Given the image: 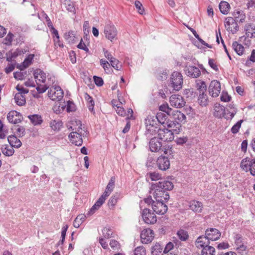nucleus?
Returning a JSON list of instances; mask_svg holds the SVG:
<instances>
[{"label": "nucleus", "mask_w": 255, "mask_h": 255, "mask_svg": "<svg viewBox=\"0 0 255 255\" xmlns=\"http://www.w3.org/2000/svg\"><path fill=\"white\" fill-rule=\"evenodd\" d=\"M221 91L220 83L217 80L212 81L209 87V92L213 97H217Z\"/></svg>", "instance_id": "17"}, {"label": "nucleus", "mask_w": 255, "mask_h": 255, "mask_svg": "<svg viewBox=\"0 0 255 255\" xmlns=\"http://www.w3.org/2000/svg\"><path fill=\"white\" fill-rule=\"evenodd\" d=\"M178 238L182 241H186L189 237L187 231L183 230H180L177 233Z\"/></svg>", "instance_id": "39"}, {"label": "nucleus", "mask_w": 255, "mask_h": 255, "mask_svg": "<svg viewBox=\"0 0 255 255\" xmlns=\"http://www.w3.org/2000/svg\"><path fill=\"white\" fill-rule=\"evenodd\" d=\"M189 208L195 213H201L203 210V205L201 202L193 200L189 203Z\"/></svg>", "instance_id": "23"}, {"label": "nucleus", "mask_w": 255, "mask_h": 255, "mask_svg": "<svg viewBox=\"0 0 255 255\" xmlns=\"http://www.w3.org/2000/svg\"><path fill=\"white\" fill-rule=\"evenodd\" d=\"M244 30L246 31V34L248 37H255V25L247 23L245 25Z\"/></svg>", "instance_id": "26"}, {"label": "nucleus", "mask_w": 255, "mask_h": 255, "mask_svg": "<svg viewBox=\"0 0 255 255\" xmlns=\"http://www.w3.org/2000/svg\"><path fill=\"white\" fill-rule=\"evenodd\" d=\"M102 233L104 238L109 239L113 237V231L111 229L105 227L103 229Z\"/></svg>", "instance_id": "44"}, {"label": "nucleus", "mask_w": 255, "mask_h": 255, "mask_svg": "<svg viewBox=\"0 0 255 255\" xmlns=\"http://www.w3.org/2000/svg\"><path fill=\"white\" fill-rule=\"evenodd\" d=\"M15 64L10 63L8 64L7 67L5 68V72L6 73L8 74L12 72L15 68Z\"/></svg>", "instance_id": "64"}, {"label": "nucleus", "mask_w": 255, "mask_h": 255, "mask_svg": "<svg viewBox=\"0 0 255 255\" xmlns=\"http://www.w3.org/2000/svg\"><path fill=\"white\" fill-rule=\"evenodd\" d=\"M0 149L2 153L6 156H11L14 153V150L11 146L4 144L1 146Z\"/></svg>", "instance_id": "27"}, {"label": "nucleus", "mask_w": 255, "mask_h": 255, "mask_svg": "<svg viewBox=\"0 0 255 255\" xmlns=\"http://www.w3.org/2000/svg\"><path fill=\"white\" fill-rule=\"evenodd\" d=\"M34 77L35 81L44 83L46 80V74L39 69H36L34 71Z\"/></svg>", "instance_id": "24"}, {"label": "nucleus", "mask_w": 255, "mask_h": 255, "mask_svg": "<svg viewBox=\"0 0 255 255\" xmlns=\"http://www.w3.org/2000/svg\"><path fill=\"white\" fill-rule=\"evenodd\" d=\"M21 71L22 70H20V71H17L13 73V76L15 79L22 80L25 78L27 75L26 72H21Z\"/></svg>", "instance_id": "42"}, {"label": "nucleus", "mask_w": 255, "mask_h": 255, "mask_svg": "<svg viewBox=\"0 0 255 255\" xmlns=\"http://www.w3.org/2000/svg\"><path fill=\"white\" fill-rule=\"evenodd\" d=\"M210 242L206 235L199 236L195 242L197 248H202L201 255H215V249L212 246H209Z\"/></svg>", "instance_id": "3"}, {"label": "nucleus", "mask_w": 255, "mask_h": 255, "mask_svg": "<svg viewBox=\"0 0 255 255\" xmlns=\"http://www.w3.org/2000/svg\"><path fill=\"white\" fill-rule=\"evenodd\" d=\"M7 140L10 146H11L13 148L15 147L18 148H19L22 145L21 141L18 139L15 135H9L7 137Z\"/></svg>", "instance_id": "25"}, {"label": "nucleus", "mask_w": 255, "mask_h": 255, "mask_svg": "<svg viewBox=\"0 0 255 255\" xmlns=\"http://www.w3.org/2000/svg\"><path fill=\"white\" fill-rule=\"evenodd\" d=\"M142 217L144 222L148 224H154L157 221L156 215L151 210L145 208L142 212Z\"/></svg>", "instance_id": "11"}, {"label": "nucleus", "mask_w": 255, "mask_h": 255, "mask_svg": "<svg viewBox=\"0 0 255 255\" xmlns=\"http://www.w3.org/2000/svg\"><path fill=\"white\" fill-rule=\"evenodd\" d=\"M251 62H255V50H253L249 59L246 61V65L249 66Z\"/></svg>", "instance_id": "57"}, {"label": "nucleus", "mask_w": 255, "mask_h": 255, "mask_svg": "<svg viewBox=\"0 0 255 255\" xmlns=\"http://www.w3.org/2000/svg\"><path fill=\"white\" fill-rule=\"evenodd\" d=\"M157 165L158 168L163 171H165L170 167V161L165 156H160L157 160Z\"/></svg>", "instance_id": "19"}, {"label": "nucleus", "mask_w": 255, "mask_h": 255, "mask_svg": "<svg viewBox=\"0 0 255 255\" xmlns=\"http://www.w3.org/2000/svg\"><path fill=\"white\" fill-rule=\"evenodd\" d=\"M198 100L200 105L202 106H206L208 104V96L205 93L199 94Z\"/></svg>", "instance_id": "37"}, {"label": "nucleus", "mask_w": 255, "mask_h": 255, "mask_svg": "<svg viewBox=\"0 0 255 255\" xmlns=\"http://www.w3.org/2000/svg\"><path fill=\"white\" fill-rule=\"evenodd\" d=\"M234 19L240 22L243 23L245 21L246 15L243 11L237 10L233 13Z\"/></svg>", "instance_id": "31"}, {"label": "nucleus", "mask_w": 255, "mask_h": 255, "mask_svg": "<svg viewBox=\"0 0 255 255\" xmlns=\"http://www.w3.org/2000/svg\"><path fill=\"white\" fill-rule=\"evenodd\" d=\"M15 102L18 106H22L25 103V97L21 93H16L14 96Z\"/></svg>", "instance_id": "33"}, {"label": "nucleus", "mask_w": 255, "mask_h": 255, "mask_svg": "<svg viewBox=\"0 0 255 255\" xmlns=\"http://www.w3.org/2000/svg\"><path fill=\"white\" fill-rule=\"evenodd\" d=\"M230 5L229 3L225 1H221L219 4V8L221 12L224 14H227L229 11Z\"/></svg>", "instance_id": "32"}, {"label": "nucleus", "mask_w": 255, "mask_h": 255, "mask_svg": "<svg viewBox=\"0 0 255 255\" xmlns=\"http://www.w3.org/2000/svg\"><path fill=\"white\" fill-rule=\"evenodd\" d=\"M63 95V91L59 86H52L48 92V97L53 101L61 100Z\"/></svg>", "instance_id": "8"}, {"label": "nucleus", "mask_w": 255, "mask_h": 255, "mask_svg": "<svg viewBox=\"0 0 255 255\" xmlns=\"http://www.w3.org/2000/svg\"><path fill=\"white\" fill-rule=\"evenodd\" d=\"M170 103L172 106L177 108H182L185 105L183 97L179 95H172L170 97Z\"/></svg>", "instance_id": "16"}, {"label": "nucleus", "mask_w": 255, "mask_h": 255, "mask_svg": "<svg viewBox=\"0 0 255 255\" xmlns=\"http://www.w3.org/2000/svg\"><path fill=\"white\" fill-rule=\"evenodd\" d=\"M241 167L246 172L250 171L252 175L255 176V159L246 158L242 160Z\"/></svg>", "instance_id": "7"}, {"label": "nucleus", "mask_w": 255, "mask_h": 255, "mask_svg": "<svg viewBox=\"0 0 255 255\" xmlns=\"http://www.w3.org/2000/svg\"><path fill=\"white\" fill-rule=\"evenodd\" d=\"M115 109H116L117 113L119 115L122 116V117H124L126 115L125 110H124V109L123 108H122L120 106H117V108H115Z\"/></svg>", "instance_id": "61"}, {"label": "nucleus", "mask_w": 255, "mask_h": 255, "mask_svg": "<svg viewBox=\"0 0 255 255\" xmlns=\"http://www.w3.org/2000/svg\"><path fill=\"white\" fill-rule=\"evenodd\" d=\"M101 200H98L95 204L92 207L90 211L87 213L88 215H91L93 214L96 210H97L103 204L101 201Z\"/></svg>", "instance_id": "40"}, {"label": "nucleus", "mask_w": 255, "mask_h": 255, "mask_svg": "<svg viewBox=\"0 0 255 255\" xmlns=\"http://www.w3.org/2000/svg\"><path fill=\"white\" fill-rule=\"evenodd\" d=\"M110 246L111 248L115 251H118L120 249V244L118 241L115 240H112L110 241Z\"/></svg>", "instance_id": "51"}, {"label": "nucleus", "mask_w": 255, "mask_h": 255, "mask_svg": "<svg viewBox=\"0 0 255 255\" xmlns=\"http://www.w3.org/2000/svg\"><path fill=\"white\" fill-rule=\"evenodd\" d=\"M225 27L228 31L232 33H236L239 30V26L237 20L232 17H228L226 18Z\"/></svg>", "instance_id": "15"}, {"label": "nucleus", "mask_w": 255, "mask_h": 255, "mask_svg": "<svg viewBox=\"0 0 255 255\" xmlns=\"http://www.w3.org/2000/svg\"><path fill=\"white\" fill-rule=\"evenodd\" d=\"M177 250V249H175L173 243L172 242H169L165 246V247L163 251V253L164 254H166V253H168V252L175 251Z\"/></svg>", "instance_id": "43"}, {"label": "nucleus", "mask_w": 255, "mask_h": 255, "mask_svg": "<svg viewBox=\"0 0 255 255\" xmlns=\"http://www.w3.org/2000/svg\"><path fill=\"white\" fill-rule=\"evenodd\" d=\"M103 52L104 54L105 57L109 60L110 62L112 61L113 59H114L115 58L114 57L111 53L109 52L106 49H103Z\"/></svg>", "instance_id": "59"}, {"label": "nucleus", "mask_w": 255, "mask_h": 255, "mask_svg": "<svg viewBox=\"0 0 255 255\" xmlns=\"http://www.w3.org/2000/svg\"><path fill=\"white\" fill-rule=\"evenodd\" d=\"M104 33L105 37L111 42L118 39V30L116 26L111 22L105 25Z\"/></svg>", "instance_id": "6"}, {"label": "nucleus", "mask_w": 255, "mask_h": 255, "mask_svg": "<svg viewBox=\"0 0 255 255\" xmlns=\"http://www.w3.org/2000/svg\"><path fill=\"white\" fill-rule=\"evenodd\" d=\"M197 89L199 92V94L204 93L207 90V86L204 81H201L197 83Z\"/></svg>", "instance_id": "45"}, {"label": "nucleus", "mask_w": 255, "mask_h": 255, "mask_svg": "<svg viewBox=\"0 0 255 255\" xmlns=\"http://www.w3.org/2000/svg\"><path fill=\"white\" fill-rule=\"evenodd\" d=\"M34 55L29 54L24 60L22 65H19L17 66V68L20 70H23L24 69L27 68L29 65H30L33 59Z\"/></svg>", "instance_id": "28"}, {"label": "nucleus", "mask_w": 255, "mask_h": 255, "mask_svg": "<svg viewBox=\"0 0 255 255\" xmlns=\"http://www.w3.org/2000/svg\"><path fill=\"white\" fill-rule=\"evenodd\" d=\"M164 199L156 200L152 203V209L157 214L163 215L168 209L167 205L163 203Z\"/></svg>", "instance_id": "9"}, {"label": "nucleus", "mask_w": 255, "mask_h": 255, "mask_svg": "<svg viewBox=\"0 0 255 255\" xmlns=\"http://www.w3.org/2000/svg\"><path fill=\"white\" fill-rule=\"evenodd\" d=\"M117 199H118V195H113L109 200V202H108L109 205H111V206H114L117 203Z\"/></svg>", "instance_id": "62"}, {"label": "nucleus", "mask_w": 255, "mask_h": 255, "mask_svg": "<svg viewBox=\"0 0 255 255\" xmlns=\"http://www.w3.org/2000/svg\"><path fill=\"white\" fill-rule=\"evenodd\" d=\"M7 119L9 123L16 124L21 122V116L16 111H10L7 114Z\"/></svg>", "instance_id": "22"}, {"label": "nucleus", "mask_w": 255, "mask_h": 255, "mask_svg": "<svg viewBox=\"0 0 255 255\" xmlns=\"http://www.w3.org/2000/svg\"><path fill=\"white\" fill-rule=\"evenodd\" d=\"M83 134L80 132L72 131L69 135V138L70 141L77 146H81L83 143L82 136H85L86 134V131H83Z\"/></svg>", "instance_id": "13"}, {"label": "nucleus", "mask_w": 255, "mask_h": 255, "mask_svg": "<svg viewBox=\"0 0 255 255\" xmlns=\"http://www.w3.org/2000/svg\"><path fill=\"white\" fill-rule=\"evenodd\" d=\"M156 118L159 123L162 125L165 124V122L166 120L167 117L166 115L162 113H158L157 114Z\"/></svg>", "instance_id": "46"}, {"label": "nucleus", "mask_w": 255, "mask_h": 255, "mask_svg": "<svg viewBox=\"0 0 255 255\" xmlns=\"http://www.w3.org/2000/svg\"><path fill=\"white\" fill-rule=\"evenodd\" d=\"M134 5L136 8L137 9L139 13L143 14L144 10L141 3L138 0H136L134 2Z\"/></svg>", "instance_id": "54"}, {"label": "nucleus", "mask_w": 255, "mask_h": 255, "mask_svg": "<svg viewBox=\"0 0 255 255\" xmlns=\"http://www.w3.org/2000/svg\"><path fill=\"white\" fill-rule=\"evenodd\" d=\"M167 127L171 129H169L165 128H158L151 126V128L150 129V128H149L148 130L150 131H153L156 132L157 133V138L161 140L164 141H171L174 139V134L172 130L175 131L176 133H178L180 131L177 130V128H174V127H176V124L174 122L170 123L167 125Z\"/></svg>", "instance_id": "2"}, {"label": "nucleus", "mask_w": 255, "mask_h": 255, "mask_svg": "<svg viewBox=\"0 0 255 255\" xmlns=\"http://www.w3.org/2000/svg\"><path fill=\"white\" fill-rule=\"evenodd\" d=\"M231 97L226 92H223L221 96L222 101L227 102L231 100Z\"/></svg>", "instance_id": "58"}, {"label": "nucleus", "mask_w": 255, "mask_h": 255, "mask_svg": "<svg viewBox=\"0 0 255 255\" xmlns=\"http://www.w3.org/2000/svg\"><path fill=\"white\" fill-rule=\"evenodd\" d=\"M68 128L71 129L72 131L80 132L81 134H83V131L85 130L82 128L81 122L78 119L71 120L68 126Z\"/></svg>", "instance_id": "20"}, {"label": "nucleus", "mask_w": 255, "mask_h": 255, "mask_svg": "<svg viewBox=\"0 0 255 255\" xmlns=\"http://www.w3.org/2000/svg\"><path fill=\"white\" fill-rule=\"evenodd\" d=\"M93 79L95 84L99 87L103 86L104 84V81L103 79L100 77L94 76Z\"/></svg>", "instance_id": "56"}, {"label": "nucleus", "mask_w": 255, "mask_h": 255, "mask_svg": "<svg viewBox=\"0 0 255 255\" xmlns=\"http://www.w3.org/2000/svg\"><path fill=\"white\" fill-rule=\"evenodd\" d=\"M61 2L66 9L73 13H75V8L74 3L69 0H60Z\"/></svg>", "instance_id": "29"}, {"label": "nucleus", "mask_w": 255, "mask_h": 255, "mask_svg": "<svg viewBox=\"0 0 255 255\" xmlns=\"http://www.w3.org/2000/svg\"><path fill=\"white\" fill-rule=\"evenodd\" d=\"M111 66L117 70H120L122 67V65L120 64L119 61L115 58L110 62Z\"/></svg>", "instance_id": "50"}, {"label": "nucleus", "mask_w": 255, "mask_h": 255, "mask_svg": "<svg viewBox=\"0 0 255 255\" xmlns=\"http://www.w3.org/2000/svg\"><path fill=\"white\" fill-rule=\"evenodd\" d=\"M170 86L173 90L178 91L181 89L183 86V77L182 74L177 71L173 72L170 78Z\"/></svg>", "instance_id": "5"}, {"label": "nucleus", "mask_w": 255, "mask_h": 255, "mask_svg": "<svg viewBox=\"0 0 255 255\" xmlns=\"http://www.w3.org/2000/svg\"><path fill=\"white\" fill-rule=\"evenodd\" d=\"M13 34L11 33H8L5 38L4 39V44L7 45H9L11 44V42L13 39Z\"/></svg>", "instance_id": "53"}, {"label": "nucleus", "mask_w": 255, "mask_h": 255, "mask_svg": "<svg viewBox=\"0 0 255 255\" xmlns=\"http://www.w3.org/2000/svg\"><path fill=\"white\" fill-rule=\"evenodd\" d=\"M176 124V128L180 131V127H181L180 123H185L186 120V116L183 113L178 110L172 111L170 115Z\"/></svg>", "instance_id": "12"}, {"label": "nucleus", "mask_w": 255, "mask_h": 255, "mask_svg": "<svg viewBox=\"0 0 255 255\" xmlns=\"http://www.w3.org/2000/svg\"><path fill=\"white\" fill-rule=\"evenodd\" d=\"M134 255H146V251L142 246L136 248L134 251Z\"/></svg>", "instance_id": "48"}, {"label": "nucleus", "mask_w": 255, "mask_h": 255, "mask_svg": "<svg viewBox=\"0 0 255 255\" xmlns=\"http://www.w3.org/2000/svg\"><path fill=\"white\" fill-rule=\"evenodd\" d=\"M86 216L83 214H81L75 218L73 222V226L75 228H78L82 224V223L85 220Z\"/></svg>", "instance_id": "34"}, {"label": "nucleus", "mask_w": 255, "mask_h": 255, "mask_svg": "<svg viewBox=\"0 0 255 255\" xmlns=\"http://www.w3.org/2000/svg\"><path fill=\"white\" fill-rule=\"evenodd\" d=\"M205 235L206 238L210 241H217L220 239L221 233L217 229L209 228L207 229L205 231Z\"/></svg>", "instance_id": "18"}, {"label": "nucleus", "mask_w": 255, "mask_h": 255, "mask_svg": "<svg viewBox=\"0 0 255 255\" xmlns=\"http://www.w3.org/2000/svg\"><path fill=\"white\" fill-rule=\"evenodd\" d=\"M65 38L69 42H72L75 38L74 32L69 31L68 33H66L65 34Z\"/></svg>", "instance_id": "55"}, {"label": "nucleus", "mask_w": 255, "mask_h": 255, "mask_svg": "<svg viewBox=\"0 0 255 255\" xmlns=\"http://www.w3.org/2000/svg\"><path fill=\"white\" fill-rule=\"evenodd\" d=\"M173 188V183L169 181H160L151 185L150 193L152 194L155 200L167 201L169 199L168 191Z\"/></svg>", "instance_id": "1"}, {"label": "nucleus", "mask_w": 255, "mask_h": 255, "mask_svg": "<svg viewBox=\"0 0 255 255\" xmlns=\"http://www.w3.org/2000/svg\"><path fill=\"white\" fill-rule=\"evenodd\" d=\"M157 136L152 138L149 141V148L152 152H163L167 154L168 152L169 146L166 145L162 146L161 142L159 141Z\"/></svg>", "instance_id": "4"}, {"label": "nucleus", "mask_w": 255, "mask_h": 255, "mask_svg": "<svg viewBox=\"0 0 255 255\" xmlns=\"http://www.w3.org/2000/svg\"><path fill=\"white\" fill-rule=\"evenodd\" d=\"M148 175L152 181H157L161 179V175L156 172H150Z\"/></svg>", "instance_id": "49"}, {"label": "nucleus", "mask_w": 255, "mask_h": 255, "mask_svg": "<svg viewBox=\"0 0 255 255\" xmlns=\"http://www.w3.org/2000/svg\"><path fill=\"white\" fill-rule=\"evenodd\" d=\"M232 47L239 55H242L243 54L244 47L242 45L239 44L237 41H235L232 44Z\"/></svg>", "instance_id": "35"}, {"label": "nucleus", "mask_w": 255, "mask_h": 255, "mask_svg": "<svg viewBox=\"0 0 255 255\" xmlns=\"http://www.w3.org/2000/svg\"><path fill=\"white\" fill-rule=\"evenodd\" d=\"M185 71L188 76L192 78H197L201 74L199 69L194 66H186Z\"/></svg>", "instance_id": "21"}, {"label": "nucleus", "mask_w": 255, "mask_h": 255, "mask_svg": "<svg viewBox=\"0 0 255 255\" xmlns=\"http://www.w3.org/2000/svg\"><path fill=\"white\" fill-rule=\"evenodd\" d=\"M31 122L34 125H38L41 124L42 120L41 116L37 115H30L28 116Z\"/></svg>", "instance_id": "36"}, {"label": "nucleus", "mask_w": 255, "mask_h": 255, "mask_svg": "<svg viewBox=\"0 0 255 255\" xmlns=\"http://www.w3.org/2000/svg\"><path fill=\"white\" fill-rule=\"evenodd\" d=\"M154 232L150 229H143L140 234L141 241L143 244H148L153 240L154 238Z\"/></svg>", "instance_id": "14"}, {"label": "nucleus", "mask_w": 255, "mask_h": 255, "mask_svg": "<svg viewBox=\"0 0 255 255\" xmlns=\"http://www.w3.org/2000/svg\"><path fill=\"white\" fill-rule=\"evenodd\" d=\"M85 99L87 101L88 103V108L89 110L93 111L94 110L95 104L92 98L87 93H86L85 94Z\"/></svg>", "instance_id": "41"}, {"label": "nucleus", "mask_w": 255, "mask_h": 255, "mask_svg": "<svg viewBox=\"0 0 255 255\" xmlns=\"http://www.w3.org/2000/svg\"><path fill=\"white\" fill-rule=\"evenodd\" d=\"M242 122L243 120H240L233 126V127L231 128V131L233 133H236L239 131V130L241 128Z\"/></svg>", "instance_id": "52"}, {"label": "nucleus", "mask_w": 255, "mask_h": 255, "mask_svg": "<svg viewBox=\"0 0 255 255\" xmlns=\"http://www.w3.org/2000/svg\"><path fill=\"white\" fill-rule=\"evenodd\" d=\"M234 243L236 246V251L238 253L241 254L247 249L246 243L242 235L240 234H236L234 237Z\"/></svg>", "instance_id": "10"}, {"label": "nucleus", "mask_w": 255, "mask_h": 255, "mask_svg": "<svg viewBox=\"0 0 255 255\" xmlns=\"http://www.w3.org/2000/svg\"><path fill=\"white\" fill-rule=\"evenodd\" d=\"M49 125L52 130L57 131L61 129L63 123L59 120H54L50 121Z\"/></svg>", "instance_id": "30"}, {"label": "nucleus", "mask_w": 255, "mask_h": 255, "mask_svg": "<svg viewBox=\"0 0 255 255\" xmlns=\"http://www.w3.org/2000/svg\"><path fill=\"white\" fill-rule=\"evenodd\" d=\"M163 251V247L159 243H156L154 246L152 247L151 254L152 255H159Z\"/></svg>", "instance_id": "38"}, {"label": "nucleus", "mask_w": 255, "mask_h": 255, "mask_svg": "<svg viewBox=\"0 0 255 255\" xmlns=\"http://www.w3.org/2000/svg\"><path fill=\"white\" fill-rule=\"evenodd\" d=\"M16 90L18 91L17 93H21V95H25L26 94L28 93V90L24 88L22 86L17 85L16 87Z\"/></svg>", "instance_id": "60"}, {"label": "nucleus", "mask_w": 255, "mask_h": 255, "mask_svg": "<svg viewBox=\"0 0 255 255\" xmlns=\"http://www.w3.org/2000/svg\"><path fill=\"white\" fill-rule=\"evenodd\" d=\"M159 110L166 113L168 115L170 116L172 109L169 107L168 104H163L159 107Z\"/></svg>", "instance_id": "47"}, {"label": "nucleus", "mask_w": 255, "mask_h": 255, "mask_svg": "<svg viewBox=\"0 0 255 255\" xmlns=\"http://www.w3.org/2000/svg\"><path fill=\"white\" fill-rule=\"evenodd\" d=\"M116 181V178L115 177H112L111 179L110 180L107 187V189H112L113 190L115 186V183Z\"/></svg>", "instance_id": "63"}]
</instances>
